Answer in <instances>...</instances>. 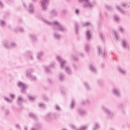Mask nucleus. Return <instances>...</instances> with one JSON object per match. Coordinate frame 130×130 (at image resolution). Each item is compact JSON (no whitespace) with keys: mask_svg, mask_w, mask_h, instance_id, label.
Instances as JSON below:
<instances>
[{"mask_svg":"<svg viewBox=\"0 0 130 130\" xmlns=\"http://www.w3.org/2000/svg\"><path fill=\"white\" fill-rule=\"evenodd\" d=\"M18 85L19 86V87H24V84H23L22 82H19L18 83Z\"/></svg>","mask_w":130,"mask_h":130,"instance_id":"nucleus-9","label":"nucleus"},{"mask_svg":"<svg viewBox=\"0 0 130 130\" xmlns=\"http://www.w3.org/2000/svg\"><path fill=\"white\" fill-rule=\"evenodd\" d=\"M118 72L122 76H126V70L122 68H118Z\"/></svg>","mask_w":130,"mask_h":130,"instance_id":"nucleus-3","label":"nucleus"},{"mask_svg":"<svg viewBox=\"0 0 130 130\" xmlns=\"http://www.w3.org/2000/svg\"><path fill=\"white\" fill-rule=\"evenodd\" d=\"M32 130H35V129H32Z\"/></svg>","mask_w":130,"mask_h":130,"instance_id":"nucleus-20","label":"nucleus"},{"mask_svg":"<svg viewBox=\"0 0 130 130\" xmlns=\"http://www.w3.org/2000/svg\"><path fill=\"white\" fill-rule=\"evenodd\" d=\"M62 64H63V63H61V67H62Z\"/></svg>","mask_w":130,"mask_h":130,"instance_id":"nucleus-17","label":"nucleus"},{"mask_svg":"<svg viewBox=\"0 0 130 130\" xmlns=\"http://www.w3.org/2000/svg\"><path fill=\"white\" fill-rule=\"evenodd\" d=\"M114 34H115V38H116V40L117 41H118V40H119V36L117 35V34H116V32H114Z\"/></svg>","mask_w":130,"mask_h":130,"instance_id":"nucleus-7","label":"nucleus"},{"mask_svg":"<svg viewBox=\"0 0 130 130\" xmlns=\"http://www.w3.org/2000/svg\"><path fill=\"white\" fill-rule=\"evenodd\" d=\"M121 46L124 50H127V49H128V41L126 40V39H124L121 40Z\"/></svg>","mask_w":130,"mask_h":130,"instance_id":"nucleus-1","label":"nucleus"},{"mask_svg":"<svg viewBox=\"0 0 130 130\" xmlns=\"http://www.w3.org/2000/svg\"><path fill=\"white\" fill-rule=\"evenodd\" d=\"M21 101H22V98L21 97L18 98V102H21Z\"/></svg>","mask_w":130,"mask_h":130,"instance_id":"nucleus-11","label":"nucleus"},{"mask_svg":"<svg viewBox=\"0 0 130 130\" xmlns=\"http://www.w3.org/2000/svg\"><path fill=\"white\" fill-rule=\"evenodd\" d=\"M82 129L84 130V128H82Z\"/></svg>","mask_w":130,"mask_h":130,"instance_id":"nucleus-18","label":"nucleus"},{"mask_svg":"<svg viewBox=\"0 0 130 130\" xmlns=\"http://www.w3.org/2000/svg\"><path fill=\"white\" fill-rule=\"evenodd\" d=\"M122 112H123V113L124 111H122Z\"/></svg>","mask_w":130,"mask_h":130,"instance_id":"nucleus-19","label":"nucleus"},{"mask_svg":"<svg viewBox=\"0 0 130 130\" xmlns=\"http://www.w3.org/2000/svg\"><path fill=\"white\" fill-rule=\"evenodd\" d=\"M56 24H58V23L57 22H55L54 24L55 25Z\"/></svg>","mask_w":130,"mask_h":130,"instance_id":"nucleus-15","label":"nucleus"},{"mask_svg":"<svg viewBox=\"0 0 130 130\" xmlns=\"http://www.w3.org/2000/svg\"><path fill=\"white\" fill-rule=\"evenodd\" d=\"M114 96L115 97H117V98L121 97V93L120 92V89H119V88H114Z\"/></svg>","mask_w":130,"mask_h":130,"instance_id":"nucleus-2","label":"nucleus"},{"mask_svg":"<svg viewBox=\"0 0 130 130\" xmlns=\"http://www.w3.org/2000/svg\"><path fill=\"white\" fill-rule=\"evenodd\" d=\"M76 14H78V13H79V11L77 9H76Z\"/></svg>","mask_w":130,"mask_h":130,"instance_id":"nucleus-13","label":"nucleus"},{"mask_svg":"<svg viewBox=\"0 0 130 130\" xmlns=\"http://www.w3.org/2000/svg\"><path fill=\"white\" fill-rule=\"evenodd\" d=\"M47 2H48V0H43V3L46 4V3H47Z\"/></svg>","mask_w":130,"mask_h":130,"instance_id":"nucleus-12","label":"nucleus"},{"mask_svg":"<svg viewBox=\"0 0 130 130\" xmlns=\"http://www.w3.org/2000/svg\"><path fill=\"white\" fill-rule=\"evenodd\" d=\"M116 9L122 15H125V11L123 10V9L119 6H116Z\"/></svg>","mask_w":130,"mask_h":130,"instance_id":"nucleus-4","label":"nucleus"},{"mask_svg":"<svg viewBox=\"0 0 130 130\" xmlns=\"http://www.w3.org/2000/svg\"><path fill=\"white\" fill-rule=\"evenodd\" d=\"M90 24V23H86L85 24V26H87V25H89Z\"/></svg>","mask_w":130,"mask_h":130,"instance_id":"nucleus-14","label":"nucleus"},{"mask_svg":"<svg viewBox=\"0 0 130 130\" xmlns=\"http://www.w3.org/2000/svg\"><path fill=\"white\" fill-rule=\"evenodd\" d=\"M119 30H120V32H121L122 33H123V32H124V29H123V28H122V27H120Z\"/></svg>","mask_w":130,"mask_h":130,"instance_id":"nucleus-8","label":"nucleus"},{"mask_svg":"<svg viewBox=\"0 0 130 130\" xmlns=\"http://www.w3.org/2000/svg\"><path fill=\"white\" fill-rule=\"evenodd\" d=\"M11 97H14V95H11Z\"/></svg>","mask_w":130,"mask_h":130,"instance_id":"nucleus-16","label":"nucleus"},{"mask_svg":"<svg viewBox=\"0 0 130 130\" xmlns=\"http://www.w3.org/2000/svg\"><path fill=\"white\" fill-rule=\"evenodd\" d=\"M120 7H122L123 8H126L128 7L129 8L128 4L127 3H121L120 5Z\"/></svg>","mask_w":130,"mask_h":130,"instance_id":"nucleus-6","label":"nucleus"},{"mask_svg":"<svg viewBox=\"0 0 130 130\" xmlns=\"http://www.w3.org/2000/svg\"><path fill=\"white\" fill-rule=\"evenodd\" d=\"M87 36L89 39V38H90V37H91V35H90V33L89 32V31H87Z\"/></svg>","mask_w":130,"mask_h":130,"instance_id":"nucleus-10","label":"nucleus"},{"mask_svg":"<svg viewBox=\"0 0 130 130\" xmlns=\"http://www.w3.org/2000/svg\"><path fill=\"white\" fill-rule=\"evenodd\" d=\"M114 21L115 22H116L117 23H119L120 21H121V19H120V17H119L118 15H115L114 16Z\"/></svg>","mask_w":130,"mask_h":130,"instance_id":"nucleus-5","label":"nucleus"}]
</instances>
